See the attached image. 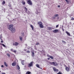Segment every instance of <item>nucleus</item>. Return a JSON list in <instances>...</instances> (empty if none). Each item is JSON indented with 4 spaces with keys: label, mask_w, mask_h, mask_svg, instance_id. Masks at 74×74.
I'll use <instances>...</instances> for the list:
<instances>
[{
    "label": "nucleus",
    "mask_w": 74,
    "mask_h": 74,
    "mask_svg": "<svg viewBox=\"0 0 74 74\" xmlns=\"http://www.w3.org/2000/svg\"><path fill=\"white\" fill-rule=\"evenodd\" d=\"M10 51H12L13 52V51H13V49H10Z\"/></svg>",
    "instance_id": "e433bc0d"
},
{
    "label": "nucleus",
    "mask_w": 74,
    "mask_h": 74,
    "mask_svg": "<svg viewBox=\"0 0 74 74\" xmlns=\"http://www.w3.org/2000/svg\"><path fill=\"white\" fill-rule=\"evenodd\" d=\"M60 7V5H58V7Z\"/></svg>",
    "instance_id": "49530a36"
},
{
    "label": "nucleus",
    "mask_w": 74,
    "mask_h": 74,
    "mask_svg": "<svg viewBox=\"0 0 74 74\" xmlns=\"http://www.w3.org/2000/svg\"><path fill=\"white\" fill-rule=\"evenodd\" d=\"M39 44H40V43H39L38 42L36 44V45H39Z\"/></svg>",
    "instance_id": "72a5a7b5"
},
{
    "label": "nucleus",
    "mask_w": 74,
    "mask_h": 74,
    "mask_svg": "<svg viewBox=\"0 0 74 74\" xmlns=\"http://www.w3.org/2000/svg\"><path fill=\"white\" fill-rule=\"evenodd\" d=\"M36 66L38 68H39V69H41V67H40V65L38 64H36Z\"/></svg>",
    "instance_id": "f8f14e48"
},
{
    "label": "nucleus",
    "mask_w": 74,
    "mask_h": 74,
    "mask_svg": "<svg viewBox=\"0 0 74 74\" xmlns=\"http://www.w3.org/2000/svg\"><path fill=\"white\" fill-rule=\"evenodd\" d=\"M24 51H26V49H24Z\"/></svg>",
    "instance_id": "a18cd8bd"
},
{
    "label": "nucleus",
    "mask_w": 74,
    "mask_h": 74,
    "mask_svg": "<svg viewBox=\"0 0 74 74\" xmlns=\"http://www.w3.org/2000/svg\"><path fill=\"white\" fill-rule=\"evenodd\" d=\"M1 43H0V45H1Z\"/></svg>",
    "instance_id": "3c124183"
},
{
    "label": "nucleus",
    "mask_w": 74,
    "mask_h": 74,
    "mask_svg": "<svg viewBox=\"0 0 74 74\" xmlns=\"http://www.w3.org/2000/svg\"><path fill=\"white\" fill-rule=\"evenodd\" d=\"M1 45H3L4 47H5V46L4 44L3 43H1Z\"/></svg>",
    "instance_id": "b1692460"
},
{
    "label": "nucleus",
    "mask_w": 74,
    "mask_h": 74,
    "mask_svg": "<svg viewBox=\"0 0 74 74\" xmlns=\"http://www.w3.org/2000/svg\"><path fill=\"white\" fill-rule=\"evenodd\" d=\"M7 55L8 56V57H10V54L8 53L7 54Z\"/></svg>",
    "instance_id": "c756f323"
},
{
    "label": "nucleus",
    "mask_w": 74,
    "mask_h": 74,
    "mask_svg": "<svg viewBox=\"0 0 74 74\" xmlns=\"http://www.w3.org/2000/svg\"><path fill=\"white\" fill-rule=\"evenodd\" d=\"M19 44V43L18 42H15L14 43H13V45L14 46H18Z\"/></svg>",
    "instance_id": "6e6552de"
},
{
    "label": "nucleus",
    "mask_w": 74,
    "mask_h": 74,
    "mask_svg": "<svg viewBox=\"0 0 74 74\" xmlns=\"http://www.w3.org/2000/svg\"><path fill=\"white\" fill-rule=\"evenodd\" d=\"M26 74H31V72L29 71H27L26 73Z\"/></svg>",
    "instance_id": "a211bd4d"
},
{
    "label": "nucleus",
    "mask_w": 74,
    "mask_h": 74,
    "mask_svg": "<svg viewBox=\"0 0 74 74\" xmlns=\"http://www.w3.org/2000/svg\"><path fill=\"white\" fill-rule=\"evenodd\" d=\"M66 70L67 71H69L70 70H69V68L67 67H66L65 68Z\"/></svg>",
    "instance_id": "9d476101"
},
{
    "label": "nucleus",
    "mask_w": 74,
    "mask_h": 74,
    "mask_svg": "<svg viewBox=\"0 0 74 74\" xmlns=\"http://www.w3.org/2000/svg\"><path fill=\"white\" fill-rule=\"evenodd\" d=\"M1 66L2 67H4V66L3 65H1Z\"/></svg>",
    "instance_id": "a19ab883"
},
{
    "label": "nucleus",
    "mask_w": 74,
    "mask_h": 74,
    "mask_svg": "<svg viewBox=\"0 0 74 74\" xmlns=\"http://www.w3.org/2000/svg\"><path fill=\"white\" fill-rule=\"evenodd\" d=\"M4 64L6 67H8V64H7V63H6V62H4Z\"/></svg>",
    "instance_id": "4468645a"
},
{
    "label": "nucleus",
    "mask_w": 74,
    "mask_h": 74,
    "mask_svg": "<svg viewBox=\"0 0 74 74\" xmlns=\"http://www.w3.org/2000/svg\"><path fill=\"white\" fill-rule=\"evenodd\" d=\"M27 3L29 4V5H32L33 4L32 3V1H31V0H28V1H27Z\"/></svg>",
    "instance_id": "39448f33"
},
{
    "label": "nucleus",
    "mask_w": 74,
    "mask_h": 74,
    "mask_svg": "<svg viewBox=\"0 0 74 74\" xmlns=\"http://www.w3.org/2000/svg\"><path fill=\"white\" fill-rule=\"evenodd\" d=\"M49 64H51V65H53L54 66H58V63L56 62H49Z\"/></svg>",
    "instance_id": "f03ea898"
},
{
    "label": "nucleus",
    "mask_w": 74,
    "mask_h": 74,
    "mask_svg": "<svg viewBox=\"0 0 74 74\" xmlns=\"http://www.w3.org/2000/svg\"><path fill=\"white\" fill-rule=\"evenodd\" d=\"M31 51H31V53H32V56H34V50L33 49V48H32L31 49Z\"/></svg>",
    "instance_id": "423d86ee"
},
{
    "label": "nucleus",
    "mask_w": 74,
    "mask_h": 74,
    "mask_svg": "<svg viewBox=\"0 0 74 74\" xmlns=\"http://www.w3.org/2000/svg\"><path fill=\"white\" fill-rule=\"evenodd\" d=\"M13 25H9V30L12 31V33H15L16 30L15 29L13 28Z\"/></svg>",
    "instance_id": "f257e3e1"
},
{
    "label": "nucleus",
    "mask_w": 74,
    "mask_h": 74,
    "mask_svg": "<svg viewBox=\"0 0 74 74\" xmlns=\"http://www.w3.org/2000/svg\"><path fill=\"white\" fill-rule=\"evenodd\" d=\"M42 22L40 21H39L38 23V25H39V26L40 28H43L44 27V26L42 25Z\"/></svg>",
    "instance_id": "7ed1b4c3"
},
{
    "label": "nucleus",
    "mask_w": 74,
    "mask_h": 74,
    "mask_svg": "<svg viewBox=\"0 0 74 74\" xmlns=\"http://www.w3.org/2000/svg\"><path fill=\"white\" fill-rule=\"evenodd\" d=\"M13 52L14 53H16V50H14L13 51Z\"/></svg>",
    "instance_id": "2f4dec72"
},
{
    "label": "nucleus",
    "mask_w": 74,
    "mask_h": 74,
    "mask_svg": "<svg viewBox=\"0 0 74 74\" xmlns=\"http://www.w3.org/2000/svg\"><path fill=\"white\" fill-rule=\"evenodd\" d=\"M1 42L3 43V41H1Z\"/></svg>",
    "instance_id": "de8ad7c7"
},
{
    "label": "nucleus",
    "mask_w": 74,
    "mask_h": 74,
    "mask_svg": "<svg viewBox=\"0 0 74 74\" xmlns=\"http://www.w3.org/2000/svg\"><path fill=\"white\" fill-rule=\"evenodd\" d=\"M59 16V15L57 14H56L55 15H54V16L55 17H56L57 16Z\"/></svg>",
    "instance_id": "393cba45"
},
{
    "label": "nucleus",
    "mask_w": 74,
    "mask_h": 74,
    "mask_svg": "<svg viewBox=\"0 0 74 74\" xmlns=\"http://www.w3.org/2000/svg\"><path fill=\"white\" fill-rule=\"evenodd\" d=\"M73 65H74V63H73Z\"/></svg>",
    "instance_id": "603ef678"
},
{
    "label": "nucleus",
    "mask_w": 74,
    "mask_h": 74,
    "mask_svg": "<svg viewBox=\"0 0 74 74\" xmlns=\"http://www.w3.org/2000/svg\"><path fill=\"white\" fill-rule=\"evenodd\" d=\"M22 36H24V34H23V33H22Z\"/></svg>",
    "instance_id": "58836bf2"
},
{
    "label": "nucleus",
    "mask_w": 74,
    "mask_h": 74,
    "mask_svg": "<svg viewBox=\"0 0 74 74\" xmlns=\"http://www.w3.org/2000/svg\"><path fill=\"white\" fill-rule=\"evenodd\" d=\"M47 56L48 57H49L50 58L51 56H49V55H47Z\"/></svg>",
    "instance_id": "c9c22d12"
},
{
    "label": "nucleus",
    "mask_w": 74,
    "mask_h": 74,
    "mask_svg": "<svg viewBox=\"0 0 74 74\" xmlns=\"http://www.w3.org/2000/svg\"><path fill=\"white\" fill-rule=\"evenodd\" d=\"M62 42H63L65 43V42L63 40H62Z\"/></svg>",
    "instance_id": "79ce46f5"
},
{
    "label": "nucleus",
    "mask_w": 74,
    "mask_h": 74,
    "mask_svg": "<svg viewBox=\"0 0 74 74\" xmlns=\"http://www.w3.org/2000/svg\"><path fill=\"white\" fill-rule=\"evenodd\" d=\"M59 27V25H57L56 26V27Z\"/></svg>",
    "instance_id": "4c0bfd02"
},
{
    "label": "nucleus",
    "mask_w": 74,
    "mask_h": 74,
    "mask_svg": "<svg viewBox=\"0 0 74 74\" xmlns=\"http://www.w3.org/2000/svg\"><path fill=\"white\" fill-rule=\"evenodd\" d=\"M30 27L32 28V30H33L34 29V27H33V26L32 25H30Z\"/></svg>",
    "instance_id": "aec40b11"
},
{
    "label": "nucleus",
    "mask_w": 74,
    "mask_h": 74,
    "mask_svg": "<svg viewBox=\"0 0 74 74\" xmlns=\"http://www.w3.org/2000/svg\"><path fill=\"white\" fill-rule=\"evenodd\" d=\"M33 62L32 61L30 62L29 64H28V67H32L33 66Z\"/></svg>",
    "instance_id": "20e7f679"
},
{
    "label": "nucleus",
    "mask_w": 74,
    "mask_h": 74,
    "mask_svg": "<svg viewBox=\"0 0 74 74\" xmlns=\"http://www.w3.org/2000/svg\"><path fill=\"white\" fill-rule=\"evenodd\" d=\"M47 59H48V60H49V59H50V58H47Z\"/></svg>",
    "instance_id": "37998d69"
},
{
    "label": "nucleus",
    "mask_w": 74,
    "mask_h": 74,
    "mask_svg": "<svg viewBox=\"0 0 74 74\" xmlns=\"http://www.w3.org/2000/svg\"><path fill=\"white\" fill-rule=\"evenodd\" d=\"M22 3L24 5L25 4V2L24 0H23L22 2Z\"/></svg>",
    "instance_id": "dca6fc26"
},
{
    "label": "nucleus",
    "mask_w": 74,
    "mask_h": 74,
    "mask_svg": "<svg viewBox=\"0 0 74 74\" xmlns=\"http://www.w3.org/2000/svg\"><path fill=\"white\" fill-rule=\"evenodd\" d=\"M65 1H66V2H67V4H69V1L68 0H65Z\"/></svg>",
    "instance_id": "bb28decb"
},
{
    "label": "nucleus",
    "mask_w": 74,
    "mask_h": 74,
    "mask_svg": "<svg viewBox=\"0 0 74 74\" xmlns=\"http://www.w3.org/2000/svg\"><path fill=\"white\" fill-rule=\"evenodd\" d=\"M5 1H3L2 3V4H5Z\"/></svg>",
    "instance_id": "5701e85b"
},
{
    "label": "nucleus",
    "mask_w": 74,
    "mask_h": 74,
    "mask_svg": "<svg viewBox=\"0 0 74 74\" xmlns=\"http://www.w3.org/2000/svg\"><path fill=\"white\" fill-rule=\"evenodd\" d=\"M50 58H51V59H53V57L52 56H50Z\"/></svg>",
    "instance_id": "cd10ccee"
},
{
    "label": "nucleus",
    "mask_w": 74,
    "mask_h": 74,
    "mask_svg": "<svg viewBox=\"0 0 74 74\" xmlns=\"http://www.w3.org/2000/svg\"><path fill=\"white\" fill-rule=\"evenodd\" d=\"M2 74H5V73H2Z\"/></svg>",
    "instance_id": "c03bdc74"
},
{
    "label": "nucleus",
    "mask_w": 74,
    "mask_h": 74,
    "mask_svg": "<svg viewBox=\"0 0 74 74\" xmlns=\"http://www.w3.org/2000/svg\"><path fill=\"white\" fill-rule=\"evenodd\" d=\"M35 53H36L37 52V51H35Z\"/></svg>",
    "instance_id": "09e8293b"
},
{
    "label": "nucleus",
    "mask_w": 74,
    "mask_h": 74,
    "mask_svg": "<svg viewBox=\"0 0 74 74\" xmlns=\"http://www.w3.org/2000/svg\"><path fill=\"white\" fill-rule=\"evenodd\" d=\"M48 29L49 30H52V28H50V27H48Z\"/></svg>",
    "instance_id": "4be33fe9"
},
{
    "label": "nucleus",
    "mask_w": 74,
    "mask_h": 74,
    "mask_svg": "<svg viewBox=\"0 0 74 74\" xmlns=\"http://www.w3.org/2000/svg\"><path fill=\"white\" fill-rule=\"evenodd\" d=\"M57 74H62L61 72H59L58 73H57Z\"/></svg>",
    "instance_id": "c85d7f7f"
},
{
    "label": "nucleus",
    "mask_w": 74,
    "mask_h": 74,
    "mask_svg": "<svg viewBox=\"0 0 74 74\" xmlns=\"http://www.w3.org/2000/svg\"><path fill=\"white\" fill-rule=\"evenodd\" d=\"M62 30L64 32V29L62 28Z\"/></svg>",
    "instance_id": "ea45409f"
},
{
    "label": "nucleus",
    "mask_w": 74,
    "mask_h": 74,
    "mask_svg": "<svg viewBox=\"0 0 74 74\" xmlns=\"http://www.w3.org/2000/svg\"><path fill=\"white\" fill-rule=\"evenodd\" d=\"M53 70H54V72H57V73H58V71H59V70L58 69H56L55 67L53 68Z\"/></svg>",
    "instance_id": "0eeeda50"
},
{
    "label": "nucleus",
    "mask_w": 74,
    "mask_h": 74,
    "mask_svg": "<svg viewBox=\"0 0 74 74\" xmlns=\"http://www.w3.org/2000/svg\"><path fill=\"white\" fill-rule=\"evenodd\" d=\"M16 67L18 70H19L20 69V67H19V66L18 65H17Z\"/></svg>",
    "instance_id": "6ab92c4d"
},
{
    "label": "nucleus",
    "mask_w": 74,
    "mask_h": 74,
    "mask_svg": "<svg viewBox=\"0 0 74 74\" xmlns=\"http://www.w3.org/2000/svg\"><path fill=\"white\" fill-rule=\"evenodd\" d=\"M21 63L22 64H23V65H24V64H25V63H24V62L23 61L21 62Z\"/></svg>",
    "instance_id": "a878e982"
},
{
    "label": "nucleus",
    "mask_w": 74,
    "mask_h": 74,
    "mask_svg": "<svg viewBox=\"0 0 74 74\" xmlns=\"http://www.w3.org/2000/svg\"><path fill=\"white\" fill-rule=\"evenodd\" d=\"M27 53H30V51H26Z\"/></svg>",
    "instance_id": "473e14b6"
},
{
    "label": "nucleus",
    "mask_w": 74,
    "mask_h": 74,
    "mask_svg": "<svg viewBox=\"0 0 74 74\" xmlns=\"http://www.w3.org/2000/svg\"><path fill=\"white\" fill-rule=\"evenodd\" d=\"M71 19V20H72V21H74V18L73 17H72Z\"/></svg>",
    "instance_id": "7c9ffc66"
},
{
    "label": "nucleus",
    "mask_w": 74,
    "mask_h": 74,
    "mask_svg": "<svg viewBox=\"0 0 74 74\" xmlns=\"http://www.w3.org/2000/svg\"><path fill=\"white\" fill-rule=\"evenodd\" d=\"M23 7H24V8H25L24 9H25V12H26L27 11V8H26V7H25V6H23Z\"/></svg>",
    "instance_id": "ddd939ff"
},
{
    "label": "nucleus",
    "mask_w": 74,
    "mask_h": 74,
    "mask_svg": "<svg viewBox=\"0 0 74 74\" xmlns=\"http://www.w3.org/2000/svg\"><path fill=\"white\" fill-rule=\"evenodd\" d=\"M40 12H37L36 13V14H37V15H38L39 14H40Z\"/></svg>",
    "instance_id": "f704fd0d"
},
{
    "label": "nucleus",
    "mask_w": 74,
    "mask_h": 74,
    "mask_svg": "<svg viewBox=\"0 0 74 74\" xmlns=\"http://www.w3.org/2000/svg\"><path fill=\"white\" fill-rule=\"evenodd\" d=\"M8 6L10 7V9H12V7L11 6V4H9V5H8Z\"/></svg>",
    "instance_id": "f3484780"
},
{
    "label": "nucleus",
    "mask_w": 74,
    "mask_h": 74,
    "mask_svg": "<svg viewBox=\"0 0 74 74\" xmlns=\"http://www.w3.org/2000/svg\"><path fill=\"white\" fill-rule=\"evenodd\" d=\"M53 18H55V17H53Z\"/></svg>",
    "instance_id": "8fccbe9b"
},
{
    "label": "nucleus",
    "mask_w": 74,
    "mask_h": 74,
    "mask_svg": "<svg viewBox=\"0 0 74 74\" xmlns=\"http://www.w3.org/2000/svg\"><path fill=\"white\" fill-rule=\"evenodd\" d=\"M20 39L21 41H22V37L20 36Z\"/></svg>",
    "instance_id": "412c9836"
},
{
    "label": "nucleus",
    "mask_w": 74,
    "mask_h": 74,
    "mask_svg": "<svg viewBox=\"0 0 74 74\" xmlns=\"http://www.w3.org/2000/svg\"><path fill=\"white\" fill-rule=\"evenodd\" d=\"M58 31L59 30H58V29H56L53 30V33H58Z\"/></svg>",
    "instance_id": "1a4fd4ad"
},
{
    "label": "nucleus",
    "mask_w": 74,
    "mask_h": 74,
    "mask_svg": "<svg viewBox=\"0 0 74 74\" xmlns=\"http://www.w3.org/2000/svg\"><path fill=\"white\" fill-rule=\"evenodd\" d=\"M66 33L67 34L68 36H71V35H70V34L67 31L66 32Z\"/></svg>",
    "instance_id": "9b49d317"
},
{
    "label": "nucleus",
    "mask_w": 74,
    "mask_h": 74,
    "mask_svg": "<svg viewBox=\"0 0 74 74\" xmlns=\"http://www.w3.org/2000/svg\"><path fill=\"white\" fill-rule=\"evenodd\" d=\"M12 66H15L16 65V63L14 62L13 63H12Z\"/></svg>",
    "instance_id": "2eb2a0df"
}]
</instances>
